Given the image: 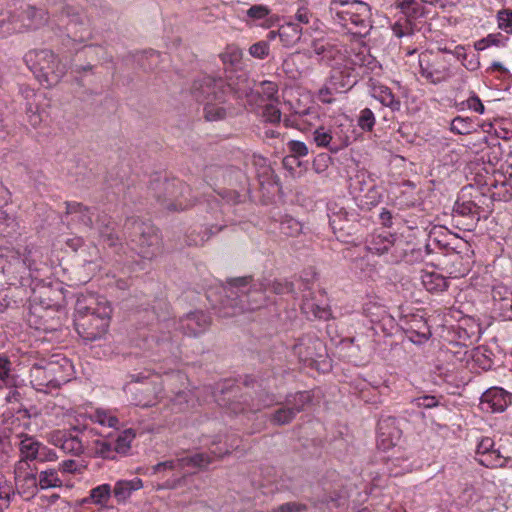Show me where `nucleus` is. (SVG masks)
I'll list each match as a JSON object with an SVG mask.
<instances>
[{
	"instance_id": "f257e3e1",
	"label": "nucleus",
	"mask_w": 512,
	"mask_h": 512,
	"mask_svg": "<svg viewBox=\"0 0 512 512\" xmlns=\"http://www.w3.org/2000/svg\"><path fill=\"white\" fill-rule=\"evenodd\" d=\"M111 314V305L105 298L82 295L75 304V329L84 341L101 339L108 331Z\"/></svg>"
},
{
	"instance_id": "f03ea898",
	"label": "nucleus",
	"mask_w": 512,
	"mask_h": 512,
	"mask_svg": "<svg viewBox=\"0 0 512 512\" xmlns=\"http://www.w3.org/2000/svg\"><path fill=\"white\" fill-rule=\"evenodd\" d=\"M227 315L235 316L263 307L267 302V287L262 281L254 282L251 276L228 278L224 286Z\"/></svg>"
},
{
	"instance_id": "7ed1b4c3",
	"label": "nucleus",
	"mask_w": 512,
	"mask_h": 512,
	"mask_svg": "<svg viewBox=\"0 0 512 512\" xmlns=\"http://www.w3.org/2000/svg\"><path fill=\"white\" fill-rule=\"evenodd\" d=\"M329 12L335 23L354 35L365 37L371 27V8L359 0H331Z\"/></svg>"
},
{
	"instance_id": "20e7f679",
	"label": "nucleus",
	"mask_w": 512,
	"mask_h": 512,
	"mask_svg": "<svg viewBox=\"0 0 512 512\" xmlns=\"http://www.w3.org/2000/svg\"><path fill=\"white\" fill-rule=\"evenodd\" d=\"M124 231L130 248L141 258L152 260L161 254V235L151 222L129 217L124 223Z\"/></svg>"
},
{
	"instance_id": "39448f33",
	"label": "nucleus",
	"mask_w": 512,
	"mask_h": 512,
	"mask_svg": "<svg viewBox=\"0 0 512 512\" xmlns=\"http://www.w3.org/2000/svg\"><path fill=\"white\" fill-rule=\"evenodd\" d=\"M72 375V363L59 355L35 363L30 369V383L40 392L49 393L67 383Z\"/></svg>"
},
{
	"instance_id": "423d86ee",
	"label": "nucleus",
	"mask_w": 512,
	"mask_h": 512,
	"mask_svg": "<svg viewBox=\"0 0 512 512\" xmlns=\"http://www.w3.org/2000/svg\"><path fill=\"white\" fill-rule=\"evenodd\" d=\"M150 189L157 202L168 211H184L198 201V195L179 179H157L151 183Z\"/></svg>"
},
{
	"instance_id": "0eeeda50",
	"label": "nucleus",
	"mask_w": 512,
	"mask_h": 512,
	"mask_svg": "<svg viewBox=\"0 0 512 512\" xmlns=\"http://www.w3.org/2000/svg\"><path fill=\"white\" fill-rule=\"evenodd\" d=\"M24 61L36 78L47 87L59 83L66 73V66L50 49L30 50L25 54Z\"/></svg>"
},
{
	"instance_id": "6e6552de",
	"label": "nucleus",
	"mask_w": 512,
	"mask_h": 512,
	"mask_svg": "<svg viewBox=\"0 0 512 512\" xmlns=\"http://www.w3.org/2000/svg\"><path fill=\"white\" fill-rule=\"evenodd\" d=\"M53 17L65 22L67 36L74 42L84 43L91 38L90 23L84 10L65 1L49 3Z\"/></svg>"
},
{
	"instance_id": "1a4fd4ad",
	"label": "nucleus",
	"mask_w": 512,
	"mask_h": 512,
	"mask_svg": "<svg viewBox=\"0 0 512 512\" xmlns=\"http://www.w3.org/2000/svg\"><path fill=\"white\" fill-rule=\"evenodd\" d=\"M48 22V13L42 8L26 4L21 6L17 14L0 20L2 34L9 35L25 30H36Z\"/></svg>"
},
{
	"instance_id": "9d476101",
	"label": "nucleus",
	"mask_w": 512,
	"mask_h": 512,
	"mask_svg": "<svg viewBox=\"0 0 512 512\" xmlns=\"http://www.w3.org/2000/svg\"><path fill=\"white\" fill-rule=\"evenodd\" d=\"M292 350L300 362L311 368L326 371L331 367L324 343L314 335H303L298 338Z\"/></svg>"
},
{
	"instance_id": "9b49d317",
	"label": "nucleus",
	"mask_w": 512,
	"mask_h": 512,
	"mask_svg": "<svg viewBox=\"0 0 512 512\" xmlns=\"http://www.w3.org/2000/svg\"><path fill=\"white\" fill-rule=\"evenodd\" d=\"M420 75L430 84L437 85L452 76L450 63L439 53L423 52L419 56Z\"/></svg>"
},
{
	"instance_id": "f8f14e48",
	"label": "nucleus",
	"mask_w": 512,
	"mask_h": 512,
	"mask_svg": "<svg viewBox=\"0 0 512 512\" xmlns=\"http://www.w3.org/2000/svg\"><path fill=\"white\" fill-rule=\"evenodd\" d=\"M158 377H143L140 381L137 378L126 386V391L131 395V403L139 407H151L156 405L159 394L162 392V385Z\"/></svg>"
},
{
	"instance_id": "ddd939ff",
	"label": "nucleus",
	"mask_w": 512,
	"mask_h": 512,
	"mask_svg": "<svg viewBox=\"0 0 512 512\" xmlns=\"http://www.w3.org/2000/svg\"><path fill=\"white\" fill-rule=\"evenodd\" d=\"M191 93L196 101L207 103L209 101H226L225 80L208 75L194 80Z\"/></svg>"
},
{
	"instance_id": "4468645a",
	"label": "nucleus",
	"mask_w": 512,
	"mask_h": 512,
	"mask_svg": "<svg viewBox=\"0 0 512 512\" xmlns=\"http://www.w3.org/2000/svg\"><path fill=\"white\" fill-rule=\"evenodd\" d=\"M363 65V56L355 54V59L348 60L342 70H340V66L335 68L329 82L333 90H350L358 82L359 78V73L354 66L361 68Z\"/></svg>"
},
{
	"instance_id": "2eb2a0df",
	"label": "nucleus",
	"mask_w": 512,
	"mask_h": 512,
	"mask_svg": "<svg viewBox=\"0 0 512 512\" xmlns=\"http://www.w3.org/2000/svg\"><path fill=\"white\" fill-rule=\"evenodd\" d=\"M217 404L225 409L226 413L238 415L255 413L257 409L251 408L246 397L239 393V387L230 386L221 389V394L216 396Z\"/></svg>"
},
{
	"instance_id": "dca6fc26",
	"label": "nucleus",
	"mask_w": 512,
	"mask_h": 512,
	"mask_svg": "<svg viewBox=\"0 0 512 512\" xmlns=\"http://www.w3.org/2000/svg\"><path fill=\"white\" fill-rule=\"evenodd\" d=\"M312 52L318 56V62L337 68L345 60L342 47L326 39H315L311 42Z\"/></svg>"
},
{
	"instance_id": "f3484780",
	"label": "nucleus",
	"mask_w": 512,
	"mask_h": 512,
	"mask_svg": "<svg viewBox=\"0 0 512 512\" xmlns=\"http://www.w3.org/2000/svg\"><path fill=\"white\" fill-rule=\"evenodd\" d=\"M512 404V393L500 387L487 389L480 398V409L484 413H503Z\"/></svg>"
},
{
	"instance_id": "a211bd4d",
	"label": "nucleus",
	"mask_w": 512,
	"mask_h": 512,
	"mask_svg": "<svg viewBox=\"0 0 512 512\" xmlns=\"http://www.w3.org/2000/svg\"><path fill=\"white\" fill-rule=\"evenodd\" d=\"M211 324V318L203 311L186 314L179 320L178 329L187 336L197 337L204 333Z\"/></svg>"
},
{
	"instance_id": "6ab92c4d",
	"label": "nucleus",
	"mask_w": 512,
	"mask_h": 512,
	"mask_svg": "<svg viewBox=\"0 0 512 512\" xmlns=\"http://www.w3.org/2000/svg\"><path fill=\"white\" fill-rule=\"evenodd\" d=\"M254 81L250 80L245 73L230 77L225 81L226 97L233 94L236 99L246 98L248 102L254 100Z\"/></svg>"
},
{
	"instance_id": "aec40b11",
	"label": "nucleus",
	"mask_w": 512,
	"mask_h": 512,
	"mask_svg": "<svg viewBox=\"0 0 512 512\" xmlns=\"http://www.w3.org/2000/svg\"><path fill=\"white\" fill-rule=\"evenodd\" d=\"M311 401L312 398L310 392H297L293 395H289L286 398L284 405L275 410L269 416H282V413H288V416H291L296 413L305 412L311 405Z\"/></svg>"
},
{
	"instance_id": "412c9836",
	"label": "nucleus",
	"mask_w": 512,
	"mask_h": 512,
	"mask_svg": "<svg viewBox=\"0 0 512 512\" xmlns=\"http://www.w3.org/2000/svg\"><path fill=\"white\" fill-rule=\"evenodd\" d=\"M480 209L473 201H457L453 207V218L462 217L465 219V229L468 231L473 230L480 220Z\"/></svg>"
},
{
	"instance_id": "4be33fe9",
	"label": "nucleus",
	"mask_w": 512,
	"mask_h": 512,
	"mask_svg": "<svg viewBox=\"0 0 512 512\" xmlns=\"http://www.w3.org/2000/svg\"><path fill=\"white\" fill-rule=\"evenodd\" d=\"M96 220L94 221V225H96L100 237L109 247H117L121 246L120 239L117 234L114 232L115 224L112 221L111 217L104 212H100L97 209L95 214Z\"/></svg>"
},
{
	"instance_id": "5701e85b",
	"label": "nucleus",
	"mask_w": 512,
	"mask_h": 512,
	"mask_svg": "<svg viewBox=\"0 0 512 512\" xmlns=\"http://www.w3.org/2000/svg\"><path fill=\"white\" fill-rule=\"evenodd\" d=\"M397 8L403 14L402 20L406 22L407 32H413L416 28L415 21L425 17L426 11L421 3L415 0H404L397 4Z\"/></svg>"
},
{
	"instance_id": "b1692460",
	"label": "nucleus",
	"mask_w": 512,
	"mask_h": 512,
	"mask_svg": "<svg viewBox=\"0 0 512 512\" xmlns=\"http://www.w3.org/2000/svg\"><path fill=\"white\" fill-rule=\"evenodd\" d=\"M66 214L72 216L73 221H77L85 227L94 228V217L97 208H91L79 202H65Z\"/></svg>"
},
{
	"instance_id": "393cba45",
	"label": "nucleus",
	"mask_w": 512,
	"mask_h": 512,
	"mask_svg": "<svg viewBox=\"0 0 512 512\" xmlns=\"http://www.w3.org/2000/svg\"><path fill=\"white\" fill-rule=\"evenodd\" d=\"M393 418H380L377 424L378 427V437H377V446L382 450H388L391 447L395 446V439L399 438L400 431L398 429H394L391 432H386L385 430L389 429L391 426V420Z\"/></svg>"
},
{
	"instance_id": "a878e982",
	"label": "nucleus",
	"mask_w": 512,
	"mask_h": 512,
	"mask_svg": "<svg viewBox=\"0 0 512 512\" xmlns=\"http://www.w3.org/2000/svg\"><path fill=\"white\" fill-rule=\"evenodd\" d=\"M313 139L317 146L326 147L332 153H337L340 149L348 145L347 140L344 142L336 141L331 132L324 127H319L314 131Z\"/></svg>"
},
{
	"instance_id": "bb28decb",
	"label": "nucleus",
	"mask_w": 512,
	"mask_h": 512,
	"mask_svg": "<svg viewBox=\"0 0 512 512\" xmlns=\"http://www.w3.org/2000/svg\"><path fill=\"white\" fill-rule=\"evenodd\" d=\"M277 34L284 47H292L300 40L302 28L296 23H286L280 26Z\"/></svg>"
},
{
	"instance_id": "cd10ccee",
	"label": "nucleus",
	"mask_w": 512,
	"mask_h": 512,
	"mask_svg": "<svg viewBox=\"0 0 512 512\" xmlns=\"http://www.w3.org/2000/svg\"><path fill=\"white\" fill-rule=\"evenodd\" d=\"M7 258H10L8 265L6 266L7 270H12L14 273H24L26 270L32 269V262L27 255L20 254L19 251H9L6 255Z\"/></svg>"
},
{
	"instance_id": "c85d7f7f",
	"label": "nucleus",
	"mask_w": 512,
	"mask_h": 512,
	"mask_svg": "<svg viewBox=\"0 0 512 512\" xmlns=\"http://www.w3.org/2000/svg\"><path fill=\"white\" fill-rule=\"evenodd\" d=\"M372 95L384 106L389 107L392 111L400 110L401 102L395 97L390 88L386 86L374 87Z\"/></svg>"
},
{
	"instance_id": "c756f323",
	"label": "nucleus",
	"mask_w": 512,
	"mask_h": 512,
	"mask_svg": "<svg viewBox=\"0 0 512 512\" xmlns=\"http://www.w3.org/2000/svg\"><path fill=\"white\" fill-rule=\"evenodd\" d=\"M224 227V225H212L203 232L192 231L186 235L185 242L188 246H202L212 235L219 233Z\"/></svg>"
},
{
	"instance_id": "7c9ffc66",
	"label": "nucleus",
	"mask_w": 512,
	"mask_h": 512,
	"mask_svg": "<svg viewBox=\"0 0 512 512\" xmlns=\"http://www.w3.org/2000/svg\"><path fill=\"white\" fill-rule=\"evenodd\" d=\"M24 439L20 443V452L23 460H36L39 457L41 443L35 441L33 437L27 434H20Z\"/></svg>"
},
{
	"instance_id": "2f4dec72",
	"label": "nucleus",
	"mask_w": 512,
	"mask_h": 512,
	"mask_svg": "<svg viewBox=\"0 0 512 512\" xmlns=\"http://www.w3.org/2000/svg\"><path fill=\"white\" fill-rule=\"evenodd\" d=\"M422 283L426 290L432 293L442 292L448 287L446 278L435 272H427L423 274Z\"/></svg>"
},
{
	"instance_id": "473e14b6",
	"label": "nucleus",
	"mask_w": 512,
	"mask_h": 512,
	"mask_svg": "<svg viewBox=\"0 0 512 512\" xmlns=\"http://www.w3.org/2000/svg\"><path fill=\"white\" fill-rule=\"evenodd\" d=\"M212 462V458L206 453H195L193 455L177 459V464L181 468L193 467L203 469Z\"/></svg>"
},
{
	"instance_id": "72a5a7b5",
	"label": "nucleus",
	"mask_w": 512,
	"mask_h": 512,
	"mask_svg": "<svg viewBox=\"0 0 512 512\" xmlns=\"http://www.w3.org/2000/svg\"><path fill=\"white\" fill-rule=\"evenodd\" d=\"M374 181L364 172L357 173L353 178L350 179L349 188L351 193L356 197H362V194L367 190L370 185H373Z\"/></svg>"
},
{
	"instance_id": "f704fd0d",
	"label": "nucleus",
	"mask_w": 512,
	"mask_h": 512,
	"mask_svg": "<svg viewBox=\"0 0 512 512\" xmlns=\"http://www.w3.org/2000/svg\"><path fill=\"white\" fill-rule=\"evenodd\" d=\"M393 245L394 238L391 235L387 236L378 234L372 237L371 241L369 242L368 249L372 253L381 255L387 253Z\"/></svg>"
},
{
	"instance_id": "c9c22d12",
	"label": "nucleus",
	"mask_w": 512,
	"mask_h": 512,
	"mask_svg": "<svg viewBox=\"0 0 512 512\" xmlns=\"http://www.w3.org/2000/svg\"><path fill=\"white\" fill-rule=\"evenodd\" d=\"M278 93V86L275 82L272 81H262L260 83V91H254V100L264 102L265 100H276L275 96Z\"/></svg>"
},
{
	"instance_id": "e433bc0d",
	"label": "nucleus",
	"mask_w": 512,
	"mask_h": 512,
	"mask_svg": "<svg viewBox=\"0 0 512 512\" xmlns=\"http://www.w3.org/2000/svg\"><path fill=\"white\" fill-rule=\"evenodd\" d=\"M223 102L209 101L205 103L204 113L208 121L223 120L227 115V110L221 104Z\"/></svg>"
},
{
	"instance_id": "4c0bfd02",
	"label": "nucleus",
	"mask_w": 512,
	"mask_h": 512,
	"mask_svg": "<svg viewBox=\"0 0 512 512\" xmlns=\"http://www.w3.org/2000/svg\"><path fill=\"white\" fill-rule=\"evenodd\" d=\"M450 130L456 134L467 135L475 130V125L471 118L457 116L451 121Z\"/></svg>"
},
{
	"instance_id": "58836bf2",
	"label": "nucleus",
	"mask_w": 512,
	"mask_h": 512,
	"mask_svg": "<svg viewBox=\"0 0 512 512\" xmlns=\"http://www.w3.org/2000/svg\"><path fill=\"white\" fill-rule=\"evenodd\" d=\"M359 199L363 206L371 209L381 202L382 195L379 192V188L374 183L367 188V190L362 194V197H359Z\"/></svg>"
},
{
	"instance_id": "ea45409f",
	"label": "nucleus",
	"mask_w": 512,
	"mask_h": 512,
	"mask_svg": "<svg viewBox=\"0 0 512 512\" xmlns=\"http://www.w3.org/2000/svg\"><path fill=\"white\" fill-rule=\"evenodd\" d=\"M11 361L6 356H0V388L13 386L15 379L11 374Z\"/></svg>"
},
{
	"instance_id": "a19ab883",
	"label": "nucleus",
	"mask_w": 512,
	"mask_h": 512,
	"mask_svg": "<svg viewBox=\"0 0 512 512\" xmlns=\"http://www.w3.org/2000/svg\"><path fill=\"white\" fill-rule=\"evenodd\" d=\"M302 228V224L290 216H286L280 222V232L289 237L298 236L302 232Z\"/></svg>"
},
{
	"instance_id": "79ce46f5",
	"label": "nucleus",
	"mask_w": 512,
	"mask_h": 512,
	"mask_svg": "<svg viewBox=\"0 0 512 512\" xmlns=\"http://www.w3.org/2000/svg\"><path fill=\"white\" fill-rule=\"evenodd\" d=\"M418 323L420 324L418 329L411 327L407 331L409 339L415 344H421L427 341L431 336V331L427 324L422 321H418Z\"/></svg>"
},
{
	"instance_id": "37998d69",
	"label": "nucleus",
	"mask_w": 512,
	"mask_h": 512,
	"mask_svg": "<svg viewBox=\"0 0 512 512\" xmlns=\"http://www.w3.org/2000/svg\"><path fill=\"white\" fill-rule=\"evenodd\" d=\"M134 437L135 433L132 429H126L121 432L116 439L114 451L120 454H126L130 449V444Z\"/></svg>"
},
{
	"instance_id": "c03bdc74",
	"label": "nucleus",
	"mask_w": 512,
	"mask_h": 512,
	"mask_svg": "<svg viewBox=\"0 0 512 512\" xmlns=\"http://www.w3.org/2000/svg\"><path fill=\"white\" fill-rule=\"evenodd\" d=\"M61 485L62 482L54 469H48L40 473L39 486L41 489L60 487Z\"/></svg>"
},
{
	"instance_id": "a18cd8bd",
	"label": "nucleus",
	"mask_w": 512,
	"mask_h": 512,
	"mask_svg": "<svg viewBox=\"0 0 512 512\" xmlns=\"http://www.w3.org/2000/svg\"><path fill=\"white\" fill-rule=\"evenodd\" d=\"M267 287V291H270L277 295L294 293V284L286 280H274L264 282Z\"/></svg>"
},
{
	"instance_id": "49530a36",
	"label": "nucleus",
	"mask_w": 512,
	"mask_h": 512,
	"mask_svg": "<svg viewBox=\"0 0 512 512\" xmlns=\"http://www.w3.org/2000/svg\"><path fill=\"white\" fill-rule=\"evenodd\" d=\"M111 495V487L109 484H102L90 491V499L95 504L107 503Z\"/></svg>"
},
{
	"instance_id": "de8ad7c7",
	"label": "nucleus",
	"mask_w": 512,
	"mask_h": 512,
	"mask_svg": "<svg viewBox=\"0 0 512 512\" xmlns=\"http://www.w3.org/2000/svg\"><path fill=\"white\" fill-rule=\"evenodd\" d=\"M220 58L224 64L236 66L241 62L242 51L236 46H227L225 51L220 54Z\"/></svg>"
},
{
	"instance_id": "09e8293b",
	"label": "nucleus",
	"mask_w": 512,
	"mask_h": 512,
	"mask_svg": "<svg viewBox=\"0 0 512 512\" xmlns=\"http://www.w3.org/2000/svg\"><path fill=\"white\" fill-rule=\"evenodd\" d=\"M62 450L65 453H70L72 455H80L83 453L84 447L82 442L77 436H73L70 432L67 439H64Z\"/></svg>"
},
{
	"instance_id": "8fccbe9b",
	"label": "nucleus",
	"mask_w": 512,
	"mask_h": 512,
	"mask_svg": "<svg viewBox=\"0 0 512 512\" xmlns=\"http://www.w3.org/2000/svg\"><path fill=\"white\" fill-rule=\"evenodd\" d=\"M358 126L367 132H370L373 130L376 119L374 116V113L369 108H364L360 111L359 117H358Z\"/></svg>"
},
{
	"instance_id": "3c124183",
	"label": "nucleus",
	"mask_w": 512,
	"mask_h": 512,
	"mask_svg": "<svg viewBox=\"0 0 512 512\" xmlns=\"http://www.w3.org/2000/svg\"><path fill=\"white\" fill-rule=\"evenodd\" d=\"M281 111L274 104H266L263 107L262 117L266 122L278 124L281 121Z\"/></svg>"
},
{
	"instance_id": "603ef678",
	"label": "nucleus",
	"mask_w": 512,
	"mask_h": 512,
	"mask_svg": "<svg viewBox=\"0 0 512 512\" xmlns=\"http://www.w3.org/2000/svg\"><path fill=\"white\" fill-rule=\"evenodd\" d=\"M498 26L506 33L512 34V9H503L497 13Z\"/></svg>"
},
{
	"instance_id": "864d4df0",
	"label": "nucleus",
	"mask_w": 512,
	"mask_h": 512,
	"mask_svg": "<svg viewBox=\"0 0 512 512\" xmlns=\"http://www.w3.org/2000/svg\"><path fill=\"white\" fill-rule=\"evenodd\" d=\"M132 492L133 488L130 487V483L126 480L118 481L113 489L114 496L119 502L126 500Z\"/></svg>"
},
{
	"instance_id": "5fc2aeb1",
	"label": "nucleus",
	"mask_w": 512,
	"mask_h": 512,
	"mask_svg": "<svg viewBox=\"0 0 512 512\" xmlns=\"http://www.w3.org/2000/svg\"><path fill=\"white\" fill-rule=\"evenodd\" d=\"M512 291L503 284L495 285L492 289V298L495 305L499 306L506 299L510 298Z\"/></svg>"
},
{
	"instance_id": "6e6d98bb",
	"label": "nucleus",
	"mask_w": 512,
	"mask_h": 512,
	"mask_svg": "<svg viewBox=\"0 0 512 512\" xmlns=\"http://www.w3.org/2000/svg\"><path fill=\"white\" fill-rule=\"evenodd\" d=\"M309 114V109H305L302 112H294L290 116L284 118V125L288 128L302 129L303 117Z\"/></svg>"
},
{
	"instance_id": "4d7b16f0",
	"label": "nucleus",
	"mask_w": 512,
	"mask_h": 512,
	"mask_svg": "<svg viewBox=\"0 0 512 512\" xmlns=\"http://www.w3.org/2000/svg\"><path fill=\"white\" fill-rule=\"evenodd\" d=\"M498 450L494 449V441L489 437H484L478 443L476 448V454L481 456H491V454H497Z\"/></svg>"
},
{
	"instance_id": "13d9d810",
	"label": "nucleus",
	"mask_w": 512,
	"mask_h": 512,
	"mask_svg": "<svg viewBox=\"0 0 512 512\" xmlns=\"http://www.w3.org/2000/svg\"><path fill=\"white\" fill-rule=\"evenodd\" d=\"M411 403L418 408H433L440 405L439 400L432 395L417 397L413 399Z\"/></svg>"
},
{
	"instance_id": "bf43d9fd",
	"label": "nucleus",
	"mask_w": 512,
	"mask_h": 512,
	"mask_svg": "<svg viewBox=\"0 0 512 512\" xmlns=\"http://www.w3.org/2000/svg\"><path fill=\"white\" fill-rule=\"evenodd\" d=\"M308 507L304 503L300 502H286L275 507L273 512H305Z\"/></svg>"
},
{
	"instance_id": "052dcab7",
	"label": "nucleus",
	"mask_w": 512,
	"mask_h": 512,
	"mask_svg": "<svg viewBox=\"0 0 512 512\" xmlns=\"http://www.w3.org/2000/svg\"><path fill=\"white\" fill-rule=\"evenodd\" d=\"M331 163V157L327 153H321L313 160V169L320 174L325 172Z\"/></svg>"
},
{
	"instance_id": "680f3d73",
	"label": "nucleus",
	"mask_w": 512,
	"mask_h": 512,
	"mask_svg": "<svg viewBox=\"0 0 512 512\" xmlns=\"http://www.w3.org/2000/svg\"><path fill=\"white\" fill-rule=\"evenodd\" d=\"M270 9L265 5H253L247 11L246 15L252 20H261L268 16Z\"/></svg>"
},
{
	"instance_id": "e2e57ef3",
	"label": "nucleus",
	"mask_w": 512,
	"mask_h": 512,
	"mask_svg": "<svg viewBox=\"0 0 512 512\" xmlns=\"http://www.w3.org/2000/svg\"><path fill=\"white\" fill-rule=\"evenodd\" d=\"M249 53L255 58L264 59L269 54V44L265 41H259L249 48Z\"/></svg>"
},
{
	"instance_id": "0e129e2a",
	"label": "nucleus",
	"mask_w": 512,
	"mask_h": 512,
	"mask_svg": "<svg viewBox=\"0 0 512 512\" xmlns=\"http://www.w3.org/2000/svg\"><path fill=\"white\" fill-rule=\"evenodd\" d=\"M289 153L296 157H304L308 154V147L304 142L291 140L287 143Z\"/></svg>"
},
{
	"instance_id": "69168bd1",
	"label": "nucleus",
	"mask_w": 512,
	"mask_h": 512,
	"mask_svg": "<svg viewBox=\"0 0 512 512\" xmlns=\"http://www.w3.org/2000/svg\"><path fill=\"white\" fill-rule=\"evenodd\" d=\"M500 458V452H497V454H491V456H481V458L478 459V463L487 468L502 467L503 464H499Z\"/></svg>"
},
{
	"instance_id": "338daca9",
	"label": "nucleus",
	"mask_w": 512,
	"mask_h": 512,
	"mask_svg": "<svg viewBox=\"0 0 512 512\" xmlns=\"http://www.w3.org/2000/svg\"><path fill=\"white\" fill-rule=\"evenodd\" d=\"M13 487L8 484L7 481L0 482V500H4L6 502V507H8L11 497L14 496Z\"/></svg>"
},
{
	"instance_id": "774afa93",
	"label": "nucleus",
	"mask_w": 512,
	"mask_h": 512,
	"mask_svg": "<svg viewBox=\"0 0 512 512\" xmlns=\"http://www.w3.org/2000/svg\"><path fill=\"white\" fill-rule=\"evenodd\" d=\"M58 458L56 452L47 448L46 446L40 445L39 457L36 460L40 462H51L56 461Z\"/></svg>"
}]
</instances>
